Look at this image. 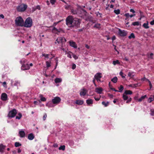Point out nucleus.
Here are the masks:
<instances>
[{
  "label": "nucleus",
  "instance_id": "obj_12",
  "mask_svg": "<svg viewBox=\"0 0 154 154\" xmlns=\"http://www.w3.org/2000/svg\"><path fill=\"white\" fill-rule=\"evenodd\" d=\"M30 66L28 64H23L21 66V69L23 70H26L29 69Z\"/></svg>",
  "mask_w": 154,
  "mask_h": 154
},
{
  "label": "nucleus",
  "instance_id": "obj_64",
  "mask_svg": "<svg viewBox=\"0 0 154 154\" xmlns=\"http://www.w3.org/2000/svg\"><path fill=\"white\" fill-rule=\"evenodd\" d=\"M150 24L151 25H154V20L151 21L150 22Z\"/></svg>",
  "mask_w": 154,
  "mask_h": 154
},
{
  "label": "nucleus",
  "instance_id": "obj_25",
  "mask_svg": "<svg viewBox=\"0 0 154 154\" xmlns=\"http://www.w3.org/2000/svg\"><path fill=\"white\" fill-rule=\"evenodd\" d=\"M124 93L127 95H131L132 94V92L131 90H126L125 91Z\"/></svg>",
  "mask_w": 154,
  "mask_h": 154
},
{
  "label": "nucleus",
  "instance_id": "obj_46",
  "mask_svg": "<svg viewBox=\"0 0 154 154\" xmlns=\"http://www.w3.org/2000/svg\"><path fill=\"white\" fill-rule=\"evenodd\" d=\"M40 100L42 101H45L46 100V99L45 97H41Z\"/></svg>",
  "mask_w": 154,
  "mask_h": 154
},
{
  "label": "nucleus",
  "instance_id": "obj_51",
  "mask_svg": "<svg viewBox=\"0 0 154 154\" xmlns=\"http://www.w3.org/2000/svg\"><path fill=\"white\" fill-rule=\"evenodd\" d=\"M69 53H72L71 52H69V53H67V57L70 58H72V57H71V55L69 54Z\"/></svg>",
  "mask_w": 154,
  "mask_h": 154
},
{
  "label": "nucleus",
  "instance_id": "obj_60",
  "mask_svg": "<svg viewBox=\"0 0 154 154\" xmlns=\"http://www.w3.org/2000/svg\"><path fill=\"white\" fill-rule=\"evenodd\" d=\"M108 96L110 98H112L113 97V95L112 94H108Z\"/></svg>",
  "mask_w": 154,
  "mask_h": 154
},
{
  "label": "nucleus",
  "instance_id": "obj_11",
  "mask_svg": "<svg viewBox=\"0 0 154 154\" xmlns=\"http://www.w3.org/2000/svg\"><path fill=\"white\" fill-rule=\"evenodd\" d=\"M94 77L97 82H100V79L102 77L101 73L100 72H98L94 75Z\"/></svg>",
  "mask_w": 154,
  "mask_h": 154
},
{
  "label": "nucleus",
  "instance_id": "obj_13",
  "mask_svg": "<svg viewBox=\"0 0 154 154\" xmlns=\"http://www.w3.org/2000/svg\"><path fill=\"white\" fill-rule=\"evenodd\" d=\"M1 99L3 101H6L8 99V96L5 93H3L1 96Z\"/></svg>",
  "mask_w": 154,
  "mask_h": 154
},
{
  "label": "nucleus",
  "instance_id": "obj_32",
  "mask_svg": "<svg viewBox=\"0 0 154 154\" xmlns=\"http://www.w3.org/2000/svg\"><path fill=\"white\" fill-rule=\"evenodd\" d=\"M146 97V95H145L144 96H142L138 100V101L139 102H141L142 101V100L145 99V97Z\"/></svg>",
  "mask_w": 154,
  "mask_h": 154
},
{
  "label": "nucleus",
  "instance_id": "obj_21",
  "mask_svg": "<svg viewBox=\"0 0 154 154\" xmlns=\"http://www.w3.org/2000/svg\"><path fill=\"white\" fill-rule=\"evenodd\" d=\"M111 81L113 83H116L118 81V78L117 77L115 76L112 79H111Z\"/></svg>",
  "mask_w": 154,
  "mask_h": 154
},
{
  "label": "nucleus",
  "instance_id": "obj_36",
  "mask_svg": "<svg viewBox=\"0 0 154 154\" xmlns=\"http://www.w3.org/2000/svg\"><path fill=\"white\" fill-rule=\"evenodd\" d=\"M26 60L25 59H22L20 61V63L21 64H24L26 62Z\"/></svg>",
  "mask_w": 154,
  "mask_h": 154
},
{
  "label": "nucleus",
  "instance_id": "obj_49",
  "mask_svg": "<svg viewBox=\"0 0 154 154\" xmlns=\"http://www.w3.org/2000/svg\"><path fill=\"white\" fill-rule=\"evenodd\" d=\"M125 15L127 18H128L130 17V15L129 13H126L125 14Z\"/></svg>",
  "mask_w": 154,
  "mask_h": 154
},
{
  "label": "nucleus",
  "instance_id": "obj_27",
  "mask_svg": "<svg viewBox=\"0 0 154 154\" xmlns=\"http://www.w3.org/2000/svg\"><path fill=\"white\" fill-rule=\"evenodd\" d=\"M122 98L124 100H127L128 98V96L127 95V94H126L124 93L123 94Z\"/></svg>",
  "mask_w": 154,
  "mask_h": 154
},
{
  "label": "nucleus",
  "instance_id": "obj_30",
  "mask_svg": "<svg viewBox=\"0 0 154 154\" xmlns=\"http://www.w3.org/2000/svg\"><path fill=\"white\" fill-rule=\"evenodd\" d=\"M143 26L145 29H148L149 28L148 23V22L146 23H144L143 24Z\"/></svg>",
  "mask_w": 154,
  "mask_h": 154
},
{
  "label": "nucleus",
  "instance_id": "obj_17",
  "mask_svg": "<svg viewBox=\"0 0 154 154\" xmlns=\"http://www.w3.org/2000/svg\"><path fill=\"white\" fill-rule=\"evenodd\" d=\"M86 90L85 89H83L82 91L80 92V94L81 96H85L86 95L87 93Z\"/></svg>",
  "mask_w": 154,
  "mask_h": 154
},
{
  "label": "nucleus",
  "instance_id": "obj_14",
  "mask_svg": "<svg viewBox=\"0 0 154 154\" xmlns=\"http://www.w3.org/2000/svg\"><path fill=\"white\" fill-rule=\"evenodd\" d=\"M69 45L70 46L74 48H77V46L75 42H73L72 41H69Z\"/></svg>",
  "mask_w": 154,
  "mask_h": 154
},
{
  "label": "nucleus",
  "instance_id": "obj_4",
  "mask_svg": "<svg viewBox=\"0 0 154 154\" xmlns=\"http://www.w3.org/2000/svg\"><path fill=\"white\" fill-rule=\"evenodd\" d=\"M27 8V5L22 4L17 7V9L18 12H23L26 10Z\"/></svg>",
  "mask_w": 154,
  "mask_h": 154
},
{
  "label": "nucleus",
  "instance_id": "obj_23",
  "mask_svg": "<svg viewBox=\"0 0 154 154\" xmlns=\"http://www.w3.org/2000/svg\"><path fill=\"white\" fill-rule=\"evenodd\" d=\"M100 24V23L96 24L94 26V27L98 29H100L101 28Z\"/></svg>",
  "mask_w": 154,
  "mask_h": 154
},
{
  "label": "nucleus",
  "instance_id": "obj_52",
  "mask_svg": "<svg viewBox=\"0 0 154 154\" xmlns=\"http://www.w3.org/2000/svg\"><path fill=\"white\" fill-rule=\"evenodd\" d=\"M72 56L75 60H76L78 58V57L74 54H72Z\"/></svg>",
  "mask_w": 154,
  "mask_h": 154
},
{
  "label": "nucleus",
  "instance_id": "obj_26",
  "mask_svg": "<svg viewBox=\"0 0 154 154\" xmlns=\"http://www.w3.org/2000/svg\"><path fill=\"white\" fill-rule=\"evenodd\" d=\"M62 81V79L60 78H57L55 79V82L56 83H58Z\"/></svg>",
  "mask_w": 154,
  "mask_h": 154
},
{
  "label": "nucleus",
  "instance_id": "obj_53",
  "mask_svg": "<svg viewBox=\"0 0 154 154\" xmlns=\"http://www.w3.org/2000/svg\"><path fill=\"white\" fill-rule=\"evenodd\" d=\"M153 54L152 53H150V56H148V57L150 58L151 59H153Z\"/></svg>",
  "mask_w": 154,
  "mask_h": 154
},
{
  "label": "nucleus",
  "instance_id": "obj_10",
  "mask_svg": "<svg viewBox=\"0 0 154 154\" xmlns=\"http://www.w3.org/2000/svg\"><path fill=\"white\" fill-rule=\"evenodd\" d=\"M56 41L57 42L58 44H59L61 42L62 43L66 42V40L63 37H59L57 38Z\"/></svg>",
  "mask_w": 154,
  "mask_h": 154
},
{
  "label": "nucleus",
  "instance_id": "obj_15",
  "mask_svg": "<svg viewBox=\"0 0 154 154\" xmlns=\"http://www.w3.org/2000/svg\"><path fill=\"white\" fill-rule=\"evenodd\" d=\"M103 91V89L102 88H95V91L99 94H101Z\"/></svg>",
  "mask_w": 154,
  "mask_h": 154
},
{
  "label": "nucleus",
  "instance_id": "obj_48",
  "mask_svg": "<svg viewBox=\"0 0 154 154\" xmlns=\"http://www.w3.org/2000/svg\"><path fill=\"white\" fill-rule=\"evenodd\" d=\"M36 9H38L39 10H40L41 8L40 6L39 5H37L36 6L34 10V11H35Z\"/></svg>",
  "mask_w": 154,
  "mask_h": 154
},
{
  "label": "nucleus",
  "instance_id": "obj_6",
  "mask_svg": "<svg viewBox=\"0 0 154 154\" xmlns=\"http://www.w3.org/2000/svg\"><path fill=\"white\" fill-rule=\"evenodd\" d=\"M71 12L73 14H81V11H83L82 9H70Z\"/></svg>",
  "mask_w": 154,
  "mask_h": 154
},
{
  "label": "nucleus",
  "instance_id": "obj_34",
  "mask_svg": "<svg viewBox=\"0 0 154 154\" xmlns=\"http://www.w3.org/2000/svg\"><path fill=\"white\" fill-rule=\"evenodd\" d=\"M135 38V35L134 33H131L130 35L128 36V38L129 39H131L132 38Z\"/></svg>",
  "mask_w": 154,
  "mask_h": 154
},
{
  "label": "nucleus",
  "instance_id": "obj_20",
  "mask_svg": "<svg viewBox=\"0 0 154 154\" xmlns=\"http://www.w3.org/2000/svg\"><path fill=\"white\" fill-rule=\"evenodd\" d=\"M86 102L88 105L92 104L93 103V100L91 99H89L86 100Z\"/></svg>",
  "mask_w": 154,
  "mask_h": 154
},
{
  "label": "nucleus",
  "instance_id": "obj_40",
  "mask_svg": "<svg viewBox=\"0 0 154 154\" xmlns=\"http://www.w3.org/2000/svg\"><path fill=\"white\" fill-rule=\"evenodd\" d=\"M102 103L103 105H104L106 107L108 106L109 104V102H107L106 103L104 101H103Z\"/></svg>",
  "mask_w": 154,
  "mask_h": 154
},
{
  "label": "nucleus",
  "instance_id": "obj_43",
  "mask_svg": "<svg viewBox=\"0 0 154 154\" xmlns=\"http://www.w3.org/2000/svg\"><path fill=\"white\" fill-rule=\"evenodd\" d=\"M48 56L49 54H42V56L41 57H45V58H48Z\"/></svg>",
  "mask_w": 154,
  "mask_h": 154
},
{
  "label": "nucleus",
  "instance_id": "obj_59",
  "mask_svg": "<svg viewBox=\"0 0 154 154\" xmlns=\"http://www.w3.org/2000/svg\"><path fill=\"white\" fill-rule=\"evenodd\" d=\"M131 100L132 99L131 98H130L128 99L126 101V103H129L131 101Z\"/></svg>",
  "mask_w": 154,
  "mask_h": 154
},
{
  "label": "nucleus",
  "instance_id": "obj_7",
  "mask_svg": "<svg viewBox=\"0 0 154 154\" xmlns=\"http://www.w3.org/2000/svg\"><path fill=\"white\" fill-rule=\"evenodd\" d=\"M118 34L122 37H124L126 36L127 33V32L124 30H122L120 29H118Z\"/></svg>",
  "mask_w": 154,
  "mask_h": 154
},
{
  "label": "nucleus",
  "instance_id": "obj_41",
  "mask_svg": "<svg viewBox=\"0 0 154 154\" xmlns=\"http://www.w3.org/2000/svg\"><path fill=\"white\" fill-rule=\"evenodd\" d=\"M113 63L114 65H115L116 64H119L120 63L119 61L117 60H116L113 61Z\"/></svg>",
  "mask_w": 154,
  "mask_h": 154
},
{
  "label": "nucleus",
  "instance_id": "obj_8",
  "mask_svg": "<svg viewBox=\"0 0 154 154\" xmlns=\"http://www.w3.org/2000/svg\"><path fill=\"white\" fill-rule=\"evenodd\" d=\"M53 32H54L55 33L58 34V32H62L63 33H64L65 32L64 30H63L61 28H60L59 29H57V28L55 27H54L52 30Z\"/></svg>",
  "mask_w": 154,
  "mask_h": 154
},
{
  "label": "nucleus",
  "instance_id": "obj_24",
  "mask_svg": "<svg viewBox=\"0 0 154 154\" xmlns=\"http://www.w3.org/2000/svg\"><path fill=\"white\" fill-rule=\"evenodd\" d=\"M119 89L118 90V92H122L124 89V87L122 85H120V87L118 88Z\"/></svg>",
  "mask_w": 154,
  "mask_h": 154
},
{
  "label": "nucleus",
  "instance_id": "obj_35",
  "mask_svg": "<svg viewBox=\"0 0 154 154\" xmlns=\"http://www.w3.org/2000/svg\"><path fill=\"white\" fill-rule=\"evenodd\" d=\"M132 25L134 26H139L140 25V23L137 21L135 22L132 23Z\"/></svg>",
  "mask_w": 154,
  "mask_h": 154
},
{
  "label": "nucleus",
  "instance_id": "obj_44",
  "mask_svg": "<svg viewBox=\"0 0 154 154\" xmlns=\"http://www.w3.org/2000/svg\"><path fill=\"white\" fill-rule=\"evenodd\" d=\"M150 115L152 116H154V109H150Z\"/></svg>",
  "mask_w": 154,
  "mask_h": 154
},
{
  "label": "nucleus",
  "instance_id": "obj_5",
  "mask_svg": "<svg viewBox=\"0 0 154 154\" xmlns=\"http://www.w3.org/2000/svg\"><path fill=\"white\" fill-rule=\"evenodd\" d=\"M17 114V110L14 109L9 112L8 116L9 118H13Z\"/></svg>",
  "mask_w": 154,
  "mask_h": 154
},
{
  "label": "nucleus",
  "instance_id": "obj_9",
  "mask_svg": "<svg viewBox=\"0 0 154 154\" xmlns=\"http://www.w3.org/2000/svg\"><path fill=\"white\" fill-rule=\"evenodd\" d=\"M52 101L54 104H57L59 103L61 99L58 97H56L53 99Z\"/></svg>",
  "mask_w": 154,
  "mask_h": 154
},
{
  "label": "nucleus",
  "instance_id": "obj_16",
  "mask_svg": "<svg viewBox=\"0 0 154 154\" xmlns=\"http://www.w3.org/2000/svg\"><path fill=\"white\" fill-rule=\"evenodd\" d=\"M84 101L83 100H76L75 102V103L78 105H82L83 104Z\"/></svg>",
  "mask_w": 154,
  "mask_h": 154
},
{
  "label": "nucleus",
  "instance_id": "obj_38",
  "mask_svg": "<svg viewBox=\"0 0 154 154\" xmlns=\"http://www.w3.org/2000/svg\"><path fill=\"white\" fill-rule=\"evenodd\" d=\"M21 145V144L19 142H16L15 143V146L16 147H18Z\"/></svg>",
  "mask_w": 154,
  "mask_h": 154
},
{
  "label": "nucleus",
  "instance_id": "obj_19",
  "mask_svg": "<svg viewBox=\"0 0 154 154\" xmlns=\"http://www.w3.org/2000/svg\"><path fill=\"white\" fill-rule=\"evenodd\" d=\"M34 138V136L33 134L30 133L28 134V138L29 140H32Z\"/></svg>",
  "mask_w": 154,
  "mask_h": 154
},
{
  "label": "nucleus",
  "instance_id": "obj_54",
  "mask_svg": "<svg viewBox=\"0 0 154 154\" xmlns=\"http://www.w3.org/2000/svg\"><path fill=\"white\" fill-rule=\"evenodd\" d=\"M100 97H94V98L96 101H99L100 99Z\"/></svg>",
  "mask_w": 154,
  "mask_h": 154
},
{
  "label": "nucleus",
  "instance_id": "obj_57",
  "mask_svg": "<svg viewBox=\"0 0 154 154\" xmlns=\"http://www.w3.org/2000/svg\"><path fill=\"white\" fill-rule=\"evenodd\" d=\"M76 66L75 64H73L72 65V69H74L76 68Z\"/></svg>",
  "mask_w": 154,
  "mask_h": 154
},
{
  "label": "nucleus",
  "instance_id": "obj_29",
  "mask_svg": "<svg viewBox=\"0 0 154 154\" xmlns=\"http://www.w3.org/2000/svg\"><path fill=\"white\" fill-rule=\"evenodd\" d=\"M154 100V97L152 96V97H149L148 100V102L149 103H151L152 101H153Z\"/></svg>",
  "mask_w": 154,
  "mask_h": 154
},
{
  "label": "nucleus",
  "instance_id": "obj_56",
  "mask_svg": "<svg viewBox=\"0 0 154 154\" xmlns=\"http://www.w3.org/2000/svg\"><path fill=\"white\" fill-rule=\"evenodd\" d=\"M60 21H59L57 22H54V24H53V26H55L58 23H59L60 22Z\"/></svg>",
  "mask_w": 154,
  "mask_h": 154
},
{
  "label": "nucleus",
  "instance_id": "obj_33",
  "mask_svg": "<svg viewBox=\"0 0 154 154\" xmlns=\"http://www.w3.org/2000/svg\"><path fill=\"white\" fill-rule=\"evenodd\" d=\"M64 7L66 10H69L70 9L71 6L69 5H68L67 4H66V5H64Z\"/></svg>",
  "mask_w": 154,
  "mask_h": 154
},
{
  "label": "nucleus",
  "instance_id": "obj_62",
  "mask_svg": "<svg viewBox=\"0 0 154 154\" xmlns=\"http://www.w3.org/2000/svg\"><path fill=\"white\" fill-rule=\"evenodd\" d=\"M110 89L111 90H113L116 92H118V90H116L115 88H110Z\"/></svg>",
  "mask_w": 154,
  "mask_h": 154
},
{
  "label": "nucleus",
  "instance_id": "obj_50",
  "mask_svg": "<svg viewBox=\"0 0 154 154\" xmlns=\"http://www.w3.org/2000/svg\"><path fill=\"white\" fill-rule=\"evenodd\" d=\"M47 117V114L46 113H45L43 116V120H45L46 119Z\"/></svg>",
  "mask_w": 154,
  "mask_h": 154
},
{
  "label": "nucleus",
  "instance_id": "obj_63",
  "mask_svg": "<svg viewBox=\"0 0 154 154\" xmlns=\"http://www.w3.org/2000/svg\"><path fill=\"white\" fill-rule=\"evenodd\" d=\"M130 11L131 12H132V13L134 14L135 13V11L133 9H131L130 10Z\"/></svg>",
  "mask_w": 154,
  "mask_h": 154
},
{
  "label": "nucleus",
  "instance_id": "obj_37",
  "mask_svg": "<svg viewBox=\"0 0 154 154\" xmlns=\"http://www.w3.org/2000/svg\"><path fill=\"white\" fill-rule=\"evenodd\" d=\"M65 145L61 146L59 148V150H64L65 149Z\"/></svg>",
  "mask_w": 154,
  "mask_h": 154
},
{
  "label": "nucleus",
  "instance_id": "obj_22",
  "mask_svg": "<svg viewBox=\"0 0 154 154\" xmlns=\"http://www.w3.org/2000/svg\"><path fill=\"white\" fill-rule=\"evenodd\" d=\"M5 146L3 145L2 144H1L0 145V152H2L5 148Z\"/></svg>",
  "mask_w": 154,
  "mask_h": 154
},
{
  "label": "nucleus",
  "instance_id": "obj_3",
  "mask_svg": "<svg viewBox=\"0 0 154 154\" xmlns=\"http://www.w3.org/2000/svg\"><path fill=\"white\" fill-rule=\"evenodd\" d=\"M32 18L28 17L26 19L25 23H24L23 26L27 28L30 27L32 25Z\"/></svg>",
  "mask_w": 154,
  "mask_h": 154
},
{
  "label": "nucleus",
  "instance_id": "obj_42",
  "mask_svg": "<svg viewBox=\"0 0 154 154\" xmlns=\"http://www.w3.org/2000/svg\"><path fill=\"white\" fill-rule=\"evenodd\" d=\"M46 63L47 67L48 68L51 66V62H49L48 61H47L46 62Z\"/></svg>",
  "mask_w": 154,
  "mask_h": 154
},
{
  "label": "nucleus",
  "instance_id": "obj_2",
  "mask_svg": "<svg viewBox=\"0 0 154 154\" xmlns=\"http://www.w3.org/2000/svg\"><path fill=\"white\" fill-rule=\"evenodd\" d=\"M24 21L21 16L17 17L15 20V23L17 26H23Z\"/></svg>",
  "mask_w": 154,
  "mask_h": 154
},
{
  "label": "nucleus",
  "instance_id": "obj_45",
  "mask_svg": "<svg viewBox=\"0 0 154 154\" xmlns=\"http://www.w3.org/2000/svg\"><path fill=\"white\" fill-rule=\"evenodd\" d=\"M50 2L52 5H54L55 4V2H56V0H50Z\"/></svg>",
  "mask_w": 154,
  "mask_h": 154
},
{
  "label": "nucleus",
  "instance_id": "obj_1",
  "mask_svg": "<svg viewBox=\"0 0 154 154\" xmlns=\"http://www.w3.org/2000/svg\"><path fill=\"white\" fill-rule=\"evenodd\" d=\"M66 24L71 29L79 27L81 20L78 18H74L71 15L68 16L66 19Z\"/></svg>",
  "mask_w": 154,
  "mask_h": 154
},
{
  "label": "nucleus",
  "instance_id": "obj_18",
  "mask_svg": "<svg viewBox=\"0 0 154 154\" xmlns=\"http://www.w3.org/2000/svg\"><path fill=\"white\" fill-rule=\"evenodd\" d=\"M19 134H20V136L21 137H25V134L24 131H19Z\"/></svg>",
  "mask_w": 154,
  "mask_h": 154
},
{
  "label": "nucleus",
  "instance_id": "obj_39",
  "mask_svg": "<svg viewBox=\"0 0 154 154\" xmlns=\"http://www.w3.org/2000/svg\"><path fill=\"white\" fill-rule=\"evenodd\" d=\"M114 12L117 15L119 14L120 13V11L119 9L114 10Z\"/></svg>",
  "mask_w": 154,
  "mask_h": 154
},
{
  "label": "nucleus",
  "instance_id": "obj_47",
  "mask_svg": "<svg viewBox=\"0 0 154 154\" xmlns=\"http://www.w3.org/2000/svg\"><path fill=\"white\" fill-rule=\"evenodd\" d=\"M123 72L122 71H121L119 73V75L122 76V78H125V76L123 75Z\"/></svg>",
  "mask_w": 154,
  "mask_h": 154
},
{
  "label": "nucleus",
  "instance_id": "obj_31",
  "mask_svg": "<svg viewBox=\"0 0 154 154\" xmlns=\"http://www.w3.org/2000/svg\"><path fill=\"white\" fill-rule=\"evenodd\" d=\"M133 72H129L128 74V76L131 78H133L134 76V75L133 74Z\"/></svg>",
  "mask_w": 154,
  "mask_h": 154
},
{
  "label": "nucleus",
  "instance_id": "obj_58",
  "mask_svg": "<svg viewBox=\"0 0 154 154\" xmlns=\"http://www.w3.org/2000/svg\"><path fill=\"white\" fill-rule=\"evenodd\" d=\"M2 85H3V86L4 87H5V88H6L7 87V86H6V82H4L3 83H2Z\"/></svg>",
  "mask_w": 154,
  "mask_h": 154
},
{
  "label": "nucleus",
  "instance_id": "obj_55",
  "mask_svg": "<svg viewBox=\"0 0 154 154\" xmlns=\"http://www.w3.org/2000/svg\"><path fill=\"white\" fill-rule=\"evenodd\" d=\"M133 85L134 87H136L137 86H140V85L138 83L134 84Z\"/></svg>",
  "mask_w": 154,
  "mask_h": 154
},
{
  "label": "nucleus",
  "instance_id": "obj_28",
  "mask_svg": "<svg viewBox=\"0 0 154 154\" xmlns=\"http://www.w3.org/2000/svg\"><path fill=\"white\" fill-rule=\"evenodd\" d=\"M22 116V115L21 113H18V116H17L16 117V119H21Z\"/></svg>",
  "mask_w": 154,
  "mask_h": 154
},
{
  "label": "nucleus",
  "instance_id": "obj_61",
  "mask_svg": "<svg viewBox=\"0 0 154 154\" xmlns=\"http://www.w3.org/2000/svg\"><path fill=\"white\" fill-rule=\"evenodd\" d=\"M98 15H100V17H101V18L102 17V14L101 13H99V12H97V16Z\"/></svg>",
  "mask_w": 154,
  "mask_h": 154
}]
</instances>
